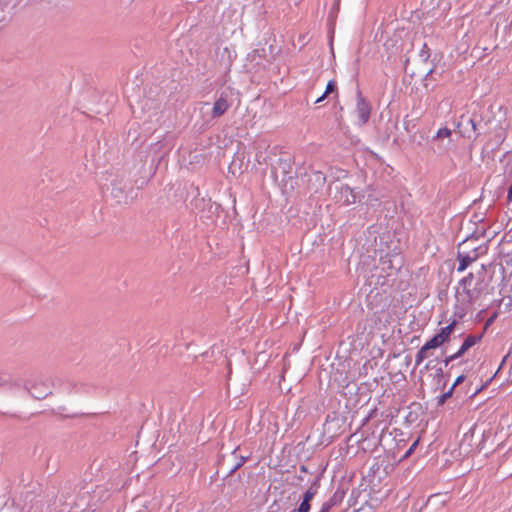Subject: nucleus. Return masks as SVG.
I'll use <instances>...</instances> for the list:
<instances>
[{
  "mask_svg": "<svg viewBox=\"0 0 512 512\" xmlns=\"http://www.w3.org/2000/svg\"><path fill=\"white\" fill-rule=\"evenodd\" d=\"M326 97L327 95L323 93L319 98L316 99L315 103L322 102Z\"/></svg>",
  "mask_w": 512,
  "mask_h": 512,
  "instance_id": "473e14b6",
  "label": "nucleus"
},
{
  "mask_svg": "<svg viewBox=\"0 0 512 512\" xmlns=\"http://www.w3.org/2000/svg\"><path fill=\"white\" fill-rule=\"evenodd\" d=\"M426 358L420 355L419 353H416L415 356V364L416 366H419Z\"/></svg>",
  "mask_w": 512,
  "mask_h": 512,
  "instance_id": "7c9ffc66",
  "label": "nucleus"
},
{
  "mask_svg": "<svg viewBox=\"0 0 512 512\" xmlns=\"http://www.w3.org/2000/svg\"><path fill=\"white\" fill-rule=\"evenodd\" d=\"M300 471L306 473V472H308V469H307V467L305 465H301L300 466Z\"/></svg>",
  "mask_w": 512,
  "mask_h": 512,
  "instance_id": "f704fd0d",
  "label": "nucleus"
},
{
  "mask_svg": "<svg viewBox=\"0 0 512 512\" xmlns=\"http://www.w3.org/2000/svg\"><path fill=\"white\" fill-rule=\"evenodd\" d=\"M419 56L425 62L430 58V49L426 43H423L422 49L419 52Z\"/></svg>",
  "mask_w": 512,
  "mask_h": 512,
  "instance_id": "6ab92c4d",
  "label": "nucleus"
},
{
  "mask_svg": "<svg viewBox=\"0 0 512 512\" xmlns=\"http://www.w3.org/2000/svg\"><path fill=\"white\" fill-rule=\"evenodd\" d=\"M356 113L358 115L359 125H365L369 121L371 115V105L362 96V93L359 89H357Z\"/></svg>",
  "mask_w": 512,
  "mask_h": 512,
  "instance_id": "423d86ee",
  "label": "nucleus"
},
{
  "mask_svg": "<svg viewBox=\"0 0 512 512\" xmlns=\"http://www.w3.org/2000/svg\"><path fill=\"white\" fill-rule=\"evenodd\" d=\"M482 337H483V333L476 334V335H474V334L468 335L465 338V340L463 341V343L460 346V348L458 349V351L444 359V361H443L444 366L446 367V366H448V364L450 362L460 358L468 349H470L475 344L480 342Z\"/></svg>",
  "mask_w": 512,
  "mask_h": 512,
  "instance_id": "39448f33",
  "label": "nucleus"
},
{
  "mask_svg": "<svg viewBox=\"0 0 512 512\" xmlns=\"http://www.w3.org/2000/svg\"><path fill=\"white\" fill-rule=\"evenodd\" d=\"M337 89L336 87V82L334 80H330L328 83H327V86H326V89H325V92L324 94L328 95L330 93H333L335 92Z\"/></svg>",
  "mask_w": 512,
  "mask_h": 512,
  "instance_id": "4be33fe9",
  "label": "nucleus"
},
{
  "mask_svg": "<svg viewBox=\"0 0 512 512\" xmlns=\"http://www.w3.org/2000/svg\"><path fill=\"white\" fill-rule=\"evenodd\" d=\"M469 123L471 124L472 129H473L474 131H476V130H477V126H476V122H475V120H474L473 118H470V119H469Z\"/></svg>",
  "mask_w": 512,
  "mask_h": 512,
  "instance_id": "2f4dec72",
  "label": "nucleus"
},
{
  "mask_svg": "<svg viewBox=\"0 0 512 512\" xmlns=\"http://www.w3.org/2000/svg\"><path fill=\"white\" fill-rule=\"evenodd\" d=\"M246 461V458L245 457H242L241 459H239V462H237V464L232 467L229 471V475H232L236 470H238Z\"/></svg>",
  "mask_w": 512,
  "mask_h": 512,
  "instance_id": "393cba45",
  "label": "nucleus"
},
{
  "mask_svg": "<svg viewBox=\"0 0 512 512\" xmlns=\"http://www.w3.org/2000/svg\"><path fill=\"white\" fill-rule=\"evenodd\" d=\"M23 512H42V509L38 505H31L28 509L23 507Z\"/></svg>",
  "mask_w": 512,
  "mask_h": 512,
  "instance_id": "bb28decb",
  "label": "nucleus"
},
{
  "mask_svg": "<svg viewBox=\"0 0 512 512\" xmlns=\"http://www.w3.org/2000/svg\"><path fill=\"white\" fill-rule=\"evenodd\" d=\"M380 267L387 276H390L394 271H398L403 265V258L400 254H386L380 258Z\"/></svg>",
  "mask_w": 512,
  "mask_h": 512,
  "instance_id": "7ed1b4c3",
  "label": "nucleus"
},
{
  "mask_svg": "<svg viewBox=\"0 0 512 512\" xmlns=\"http://www.w3.org/2000/svg\"><path fill=\"white\" fill-rule=\"evenodd\" d=\"M336 197L343 205H350L356 202V194L354 193V190L346 184H342L339 187Z\"/></svg>",
  "mask_w": 512,
  "mask_h": 512,
  "instance_id": "9b49d317",
  "label": "nucleus"
},
{
  "mask_svg": "<svg viewBox=\"0 0 512 512\" xmlns=\"http://www.w3.org/2000/svg\"><path fill=\"white\" fill-rule=\"evenodd\" d=\"M102 492V488H97L93 492V496H90L89 492L86 491L83 494L77 496L75 499H71L72 496L68 495V493L62 492L59 499V512H94L97 509V504L92 500L96 497V494H100Z\"/></svg>",
  "mask_w": 512,
  "mask_h": 512,
  "instance_id": "f257e3e1",
  "label": "nucleus"
},
{
  "mask_svg": "<svg viewBox=\"0 0 512 512\" xmlns=\"http://www.w3.org/2000/svg\"><path fill=\"white\" fill-rule=\"evenodd\" d=\"M319 489V478H316L310 485V487L304 492L302 501L311 502L313 497L316 495Z\"/></svg>",
  "mask_w": 512,
  "mask_h": 512,
  "instance_id": "ddd939ff",
  "label": "nucleus"
},
{
  "mask_svg": "<svg viewBox=\"0 0 512 512\" xmlns=\"http://www.w3.org/2000/svg\"><path fill=\"white\" fill-rule=\"evenodd\" d=\"M291 512H296V510H293V511H291Z\"/></svg>",
  "mask_w": 512,
  "mask_h": 512,
  "instance_id": "58836bf2",
  "label": "nucleus"
},
{
  "mask_svg": "<svg viewBox=\"0 0 512 512\" xmlns=\"http://www.w3.org/2000/svg\"><path fill=\"white\" fill-rule=\"evenodd\" d=\"M486 291V285L484 284L483 280H478L473 288H469L464 291L465 296L467 298V301L470 304L475 303L482 294H484Z\"/></svg>",
  "mask_w": 512,
  "mask_h": 512,
  "instance_id": "9d476101",
  "label": "nucleus"
},
{
  "mask_svg": "<svg viewBox=\"0 0 512 512\" xmlns=\"http://www.w3.org/2000/svg\"><path fill=\"white\" fill-rule=\"evenodd\" d=\"M464 380H465V376H464V375H459V376L455 379V381H454V383H453V385H452L451 387H454V389H455V388H456V386H458L459 384H461Z\"/></svg>",
  "mask_w": 512,
  "mask_h": 512,
  "instance_id": "c85d7f7f",
  "label": "nucleus"
},
{
  "mask_svg": "<svg viewBox=\"0 0 512 512\" xmlns=\"http://www.w3.org/2000/svg\"><path fill=\"white\" fill-rule=\"evenodd\" d=\"M426 347L430 349H436L443 344V341L439 338L437 334H435L430 340L426 343Z\"/></svg>",
  "mask_w": 512,
  "mask_h": 512,
  "instance_id": "f3484780",
  "label": "nucleus"
},
{
  "mask_svg": "<svg viewBox=\"0 0 512 512\" xmlns=\"http://www.w3.org/2000/svg\"><path fill=\"white\" fill-rule=\"evenodd\" d=\"M473 280H474V274L470 272V273H468L467 276L463 277L459 281V286L462 287L463 292L472 286Z\"/></svg>",
  "mask_w": 512,
  "mask_h": 512,
  "instance_id": "2eb2a0df",
  "label": "nucleus"
},
{
  "mask_svg": "<svg viewBox=\"0 0 512 512\" xmlns=\"http://www.w3.org/2000/svg\"><path fill=\"white\" fill-rule=\"evenodd\" d=\"M431 350L430 348H427L426 347V344H424L419 350L417 353H419L420 355H422L423 357L427 358L428 357V354L427 352Z\"/></svg>",
  "mask_w": 512,
  "mask_h": 512,
  "instance_id": "cd10ccee",
  "label": "nucleus"
},
{
  "mask_svg": "<svg viewBox=\"0 0 512 512\" xmlns=\"http://www.w3.org/2000/svg\"><path fill=\"white\" fill-rule=\"evenodd\" d=\"M467 438H468V433L464 434V439L463 440H465Z\"/></svg>",
  "mask_w": 512,
  "mask_h": 512,
  "instance_id": "4c0bfd02",
  "label": "nucleus"
},
{
  "mask_svg": "<svg viewBox=\"0 0 512 512\" xmlns=\"http://www.w3.org/2000/svg\"><path fill=\"white\" fill-rule=\"evenodd\" d=\"M0 386H13L12 382L5 375L0 376ZM14 386H17V383H14Z\"/></svg>",
  "mask_w": 512,
  "mask_h": 512,
  "instance_id": "5701e85b",
  "label": "nucleus"
},
{
  "mask_svg": "<svg viewBox=\"0 0 512 512\" xmlns=\"http://www.w3.org/2000/svg\"><path fill=\"white\" fill-rule=\"evenodd\" d=\"M418 443H419V438L416 439L412 444L411 446L408 448V450L405 452V454L403 455V459H407L408 457H410L413 452L415 451L416 447L418 446Z\"/></svg>",
  "mask_w": 512,
  "mask_h": 512,
  "instance_id": "aec40b11",
  "label": "nucleus"
},
{
  "mask_svg": "<svg viewBox=\"0 0 512 512\" xmlns=\"http://www.w3.org/2000/svg\"><path fill=\"white\" fill-rule=\"evenodd\" d=\"M205 106H209V103L208 102H203L201 109H203Z\"/></svg>",
  "mask_w": 512,
  "mask_h": 512,
  "instance_id": "c9c22d12",
  "label": "nucleus"
},
{
  "mask_svg": "<svg viewBox=\"0 0 512 512\" xmlns=\"http://www.w3.org/2000/svg\"><path fill=\"white\" fill-rule=\"evenodd\" d=\"M453 392H454V387H450L448 389V391H446L442 395L438 396L436 398L437 406L444 405V403L447 401V399H449L453 395Z\"/></svg>",
  "mask_w": 512,
  "mask_h": 512,
  "instance_id": "dca6fc26",
  "label": "nucleus"
},
{
  "mask_svg": "<svg viewBox=\"0 0 512 512\" xmlns=\"http://www.w3.org/2000/svg\"><path fill=\"white\" fill-rule=\"evenodd\" d=\"M246 461V458L245 457H242L241 459H239V462H237V464L232 467L229 471V475H232L236 470H238Z\"/></svg>",
  "mask_w": 512,
  "mask_h": 512,
  "instance_id": "a878e982",
  "label": "nucleus"
},
{
  "mask_svg": "<svg viewBox=\"0 0 512 512\" xmlns=\"http://www.w3.org/2000/svg\"><path fill=\"white\" fill-rule=\"evenodd\" d=\"M333 505L334 503L331 500L326 501L322 504L319 512H329Z\"/></svg>",
  "mask_w": 512,
  "mask_h": 512,
  "instance_id": "b1692460",
  "label": "nucleus"
},
{
  "mask_svg": "<svg viewBox=\"0 0 512 512\" xmlns=\"http://www.w3.org/2000/svg\"><path fill=\"white\" fill-rule=\"evenodd\" d=\"M231 103L228 100V95L222 92L215 100L212 106L210 118L217 119L223 116L230 108Z\"/></svg>",
  "mask_w": 512,
  "mask_h": 512,
  "instance_id": "6e6552de",
  "label": "nucleus"
},
{
  "mask_svg": "<svg viewBox=\"0 0 512 512\" xmlns=\"http://www.w3.org/2000/svg\"><path fill=\"white\" fill-rule=\"evenodd\" d=\"M451 130L447 127L440 128L433 140L441 141V143L438 146L439 153H444L451 147Z\"/></svg>",
  "mask_w": 512,
  "mask_h": 512,
  "instance_id": "1a4fd4ad",
  "label": "nucleus"
},
{
  "mask_svg": "<svg viewBox=\"0 0 512 512\" xmlns=\"http://www.w3.org/2000/svg\"><path fill=\"white\" fill-rule=\"evenodd\" d=\"M310 509H311V504L309 502L301 501L298 508L295 510H296V512H309Z\"/></svg>",
  "mask_w": 512,
  "mask_h": 512,
  "instance_id": "412c9836",
  "label": "nucleus"
},
{
  "mask_svg": "<svg viewBox=\"0 0 512 512\" xmlns=\"http://www.w3.org/2000/svg\"><path fill=\"white\" fill-rule=\"evenodd\" d=\"M493 321V317L489 318L487 324L491 323Z\"/></svg>",
  "mask_w": 512,
  "mask_h": 512,
  "instance_id": "e433bc0d",
  "label": "nucleus"
},
{
  "mask_svg": "<svg viewBox=\"0 0 512 512\" xmlns=\"http://www.w3.org/2000/svg\"><path fill=\"white\" fill-rule=\"evenodd\" d=\"M475 240H477L476 237L470 236V237H467L464 241H462V243H460L459 249L457 252V260L459 263L458 267H457L458 272H463L464 270H466V268L471 263L474 262L473 261L474 257H470L469 254H467L466 250H464L462 247L467 246L469 243L474 242Z\"/></svg>",
  "mask_w": 512,
  "mask_h": 512,
  "instance_id": "0eeeda50",
  "label": "nucleus"
},
{
  "mask_svg": "<svg viewBox=\"0 0 512 512\" xmlns=\"http://www.w3.org/2000/svg\"><path fill=\"white\" fill-rule=\"evenodd\" d=\"M129 192H132V187L127 182L117 180L112 183L111 195L117 203H127L129 199H132Z\"/></svg>",
  "mask_w": 512,
  "mask_h": 512,
  "instance_id": "20e7f679",
  "label": "nucleus"
},
{
  "mask_svg": "<svg viewBox=\"0 0 512 512\" xmlns=\"http://www.w3.org/2000/svg\"><path fill=\"white\" fill-rule=\"evenodd\" d=\"M508 357H509V354H507V355H505V356L503 357L502 362H501V364H500V367H499V368H501V367L504 365V363L506 362V360H507V358H508Z\"/></svg>",
  "mask_w": 512,
  "mask_h": 512,
  "instance_id": "72a5a7b5",
  "label": "nucleus"
},
{
  "mask_svg": "<svg viewBox=\"0 0 512 512\" xmlns=\"http://www.w3.org/2000/svg\"><path fill=\"white\" fill-rule=\"evenodd\" d=\"M471 244H473V242H471ZM469 246V250H466L467 254H469L470 257H474L473 258V261L475 262L481 255L485 254L487 252V248L483 245H478V246H474V245H470V243L466 246L468 247ZM465 246H463L462 248H464Z\"/></svg>",
  "mask_w": 512,
  "mask_h": 512,
  "instance_id": "f8f14e48",
  "label": "nucleus"
},
{
  "mask_svg": "<svg viewBox=\"0 0 512 512\" xmlns=\"http://www.w3.org/2000/svg\"><path fill=\"white\" fill-rule=\"evenodd\" d=\"M455 324H456V322L453 321L452 323L448 324L447 326L441 328L439 333H437V335L443 341V343H445L446 341L449 340L450 335H451V333H452V331L454 329Z\"/></svg>",
  "mask_w": 512,
  "mask_h": 512,
  "instance_id": "4468645a",
  "label": "nucleus"
},
{
  "mask_svg": "<svg viewBox=\"0 0 512 512\" xmlns=\"http://www.w3.org/2000/svg\"><path fill=\"white\" fill-rule=\"evenodd\" d=\"M25 390L35 399L41 400L52 394L49 379L36 377L24 383Z\"/></svg>",
  "mask_w": 512,
  "mask_h": 512,
  "instance_id": "f03ea898",
  "label": "nucleus"
},
{
  "mask_svg": "<svg viewBox=\"0 0 512 512\" xmlns=\"http://www.w3.org/2000/svg\"><path fill=\"white\" fill-rule=\"evenodd\" d=\"M435 70L433 68L429 69L428 72L425 75V81H428L430 79H434Z\"/></svg>",
  "mask_w": 512,
  "mask_h": 512,
  "instance_id": "c756f323",
  "label": "nucleus"
},
{
  "mask_svg": "<svg viewBox=\"0 0 512 512\" xmlns=\"http://www.w3.org/2000/svg\"><path fill=\"white\" fill-rule=\"evenodd\" d=\"M435 379L437 380L438 385H442L444 387L446 385V380L444 376V371L442 367H438L435 370Z\"/></svg>",
  "mask_w": 512,
  "mask_h": 512,
  "instance_id": "a211bd4d",
  "label": "nucleus"
}]
</instances>
